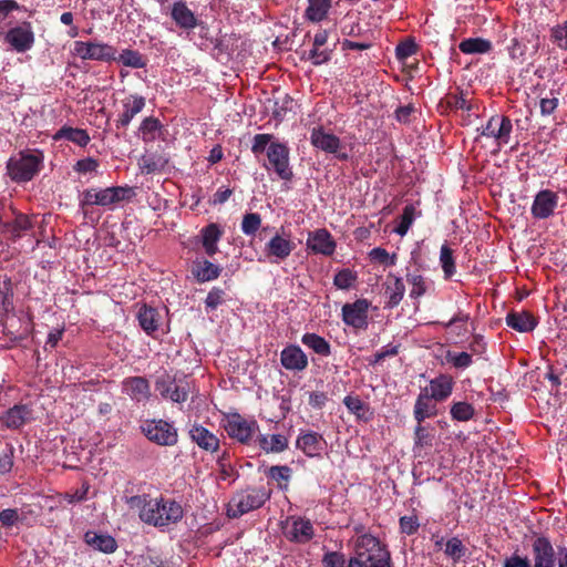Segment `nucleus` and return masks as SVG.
Masks as SVG:
<instances>
[{"label":"nucleus","mask_w":567,"mask_h":567,"mask_svg":"<svg viewBox=\"0 0 567 567\" xmlns=\"http://www.w3.org/2000/svg\"><path fill=\"white\" fill-rule=\"evenodd\" d=\"M267 158L269 165H265L267 169H274L276 174L284 181H290L293 176L289 166V148L286 144L272 142L267 148Z\"/></svg>","instance_id":"nucleus-9"},{"label":"nucleus","mask_w":567,"mask_h":567,"mask_svg":"<svg viewBox=\"0 0 567 567\" xmlns=\"http://www.w3.org/2000/svg\"><path fill=\"white\" fill-rule=\"evenodd\" d=\"M74 53L82 60H94L101 62L116 61V49L103 42L75 41Z\"/></svg>","instance_id":"nucleus-8"},{"label":"nucleus","mask_w":567,"mask_h":567,"mask_svg":"<svg viewBox=\"0 0 567 567\" xmlns=\"http://www.w3.org/2000/svg\"><path fill=\"white\" fill-rule=\"evenodd\" d=\"M4 41L9 43L17 52L30 50L34 43V33L30 22L11 28L4 35Z\"/></svg>","instance_id":"nucleus-15"},{"label":"nucleus","mask_w":567,"mask_h":567,"mask_svg":"<svg viewBox=\"0 0 567 567\" xmlns=\"http://www.w3.org/2000/svg\"><path fill=\"white\" fill-rule=\"evenodd\" d=\"M370 302L367 299H358L351 303H344L341 309L342 321L354 329L365 330L368 328V312Z\"/></svg>","instance_id":"nucleus-12"},{"label":"nucleus","mask_w":567,"mask_h":567,"mask_svg":"<svg viewBox=\"0 0 567 567\" xmlns=\"http://www.w3.org/2000/svg\"><path fill=\"white\" fill-rule=\"evenodd\" d=\"M123 113L116 120V127H126L145 106V99L137 94H131L122 101Z\"/></svg>","instance_id":"nucleus-25"},{"label":"nucleus","mask_w":567,"mask_h":567,"mask_svg":"<svg viewBox=\"0 0 567 567\" xmlns=\"http://www.w3.org/2000/svg\"><path fill=\"white\" fill-rule=\"evenodd\" d=\"M133 195V188L128 186H112L97 189V206H111L122 200H128Z\"/></svg>","instance_id":"nucleus-26"},{"label":"nucleus","mask_w":567,"mask_h":567,"mask_svg":"<svg viewBox=\"0 0 567 567\" xmlns=\"http://www.w3.org/2000/svg\"><path fill=\"white\" fill-rule=\"evenodd\" d=\"M116 60L123 65L134 69H142L146 66V60L144 56L138 51L134 50H123V52L116 56Z\"/></svg>","instance_id":"nucleus-48"},{"label":"nucleus","mask_w":567,"mask_h":567,"mask_svg":"<svg viewBox=\"0 0 567 567\" xmlns=\"http://www.w3.org/2000/svg\"><path fill=\"white\" fill-rule=\"evenodd\" d=\"M307 247L315 254L331 256L336 250V241L326 228H320L309 233Z\"/></svg>","instance_id":"nucleus-20"},{"label":"nucleus","mask_w":567,"mask_h":567,"mask_svg":"<svg viewBox=\"0 0 567 567\" xmlns=\"http://www.w3.org/2000/svg\"><path fill=\"white\" fill-rule=\"evenodd\" d=\"M435 429L424 423H416L413 433L414 457H424L433 447Z\"/></svg>","instance_id":"nucleus-19"},{"label":"nucleus","mask_w":567,"mask_h":567,"mask_svg":"<svg viewBox=\"0 0 567 567\" xmlns=\"http://www.w3.org/2000/svg\"><path fill=\"white\" fill-rule=\"evenodd\" d=\"M138 164L142 172L152 174L162 171L167 164V159L161 155H147L143 156Z\"/></svg>","instance_id":"nucleus-49"},{"label":"nucleus","mask_w":567,"mask_h":567,"mask_svg":"<svg viewBox=\"0 0 567 567\" xmlns=\"http://www.w3.org/2000/svg\"><path fill=\"white\" fill-rule=\"evenodd\" d=\"M327 442L323 436L317 432L301 433L297 439V447L301 450L308 457L320 456L326 449Z\"/></svg>","instance_id":"nucleus-23"},{"label":"nucleus","mask_w":567,"mask_h":567,"mask_svg":"<svg viewBox=\"0 0 567 567\" xmlns=\"http://www.w3.org/2000/svg\"><path fill=\"white\" fill-rule=\"evenodd\" d=\"M54 140H66L81 147H85L91 137L86 130L63 125L53 136Z\"/></svg>","instance_id":"nucleus-34"},{"label":"nucleus","mask_w":567,"mask_h":567,"mask_svg":"<svg viewBox=\"0 0 567 567\" xmlns=\"http://www.w3.org/2000/svg\"><path fill=\"white\" fill-rule=\"evenodd\" d=\"M132 509L138 511L140 519L154 527L177 524L184 517V508L173 498H152L147 494L131 496L126 501Z\"/></svg>","instance_id":"nucleus-1"},{"label":"nucleus","mask_w":567,"mask_h":567,"mask_svg":"<svg viewBox=\"0 0 567 567\" xmlns=\"http://www.w3.org/2000/svg\"><path fill=\"white\" fill-rule=\"evenodd\" d=\"M137 319L140 322L141 328L147 333L152 334L155 332L159 327V313L156 309L148 307L146 305H143L138 312H137Z\"/></svg>","instance_id":"nucleus-37"},{"label":"nucleus","mask_w":567,"mask_h":567,"mask_svg":"<svg viewBox=\"0 0 567 567\" xmlns=\"http://www.w3.org/2000/svg\"><path fill=\"white\" fill-rule=\"evenodd\" d=\"M270 496V489L265 487H249L237 492L229 501L227 515L231 518H238L244 514L260 508Z\"/></svg>","instance_id":"nucleus-3"},{"label":"nucleus","mask_w":567,"mask_h":567,"mask_svg":"<svg viewBox=\"0 0 567 567\" xmlns=\"http://www.w3.org/2000/svg\"><path fill=\"white\" fill-rule=\"evenodd\" d=\"M303 59L310 60L313 65H321L330 61L331 51L318 47H312L307 56H303Z\"/></svg>","instance_id":"nucleus-58"},{"label":"nucleus","mask_w":567,"mask_h":567,"mask_svg":"<svg viewBox=\"0 0 567 567\" xmlns=\"http://www.w3.org/2000/svg\"><path fill=\"white\" fill-rule=\"evenodd\" d=\"M357 280V274L351 269L344 268L339 270L333 278V284L338 289L347 290Z\"/></svg>","instance_id":"nucleus-53"},{"label":"nucleus","mask_w":567,"mask_h":567,"mask_svg":"<svg viewBox=\"0 0 567 567\" xmlns=\"http://www.w3.org/2000/svg\"><path fill=\"white\" fill-rule=\"evenodd\" d=\"M281 365L290 371H303L308 368V357L297 344H289L280 352Z\"/></svg>","instance_id":"nucleus-21"},{"label":"nucleus","mask_w":567,"mask_h":567,"mask_svg":"<svg viewBox=\"0 0 567 567\" xmlns=\"http://www.w3.org/2000/svg\"><path fill=\"white\" fill-rule=\"evenodd\" d=\"M492 42L483 38H467L460 44L458 49L464 54H485L492 50Z\"/></svg>","instance_id":"nucleus-42"},{"label":"nucleus","mask_w":567,"mask_h":567,"mask_svg":"<svg viewBox=\"0 0 567 567\" xmlns=\"http://www.w3.org/2000/svg\"><path fill=\"white\" fill-rule=\"evenodd\" d=\"M343 404L349 413L353 414L357 421L369 422L373 417V412L368 403L363 402L359 395H347L343 399Z\"/></svg>","instance_id":"nucleus-33"},{"label":"nucleus","mask_w":567,"mask_h":567,"mask_svg":"<svg viewBox=\"0 0 567 567\" xmlns=\"http://www.w3.org/2000/svg\"><path fill=\"white\" fill-rule=\"evenodd\" d=\"M437 415L436 402L427 395L426 389H421L413 408V417L416 423H424L426 419Z\"/></svg>","instance_id":"nucleus-24"},{"label":"nucleus","mask_w":567,"mask_h":567,"mask_svg":"<svg viewBox=\"0 0 567 567\" xmlns=\"http://www.w3.org/2000/svg\"><path fill=\"white\" fill-rule=\"evenodd\" d=\"M123 390L133 400L141 402L145 401L151 395V388L148 381L143 377H130L123 381Z\"/></svg>","instance_id":"nucleus-30"},{"label":"nucleus","mask_w":567,"mask_h":567,"mask_svg":"<svg viewBox=\"0 0 567 567\" xmlns=\"http://www.w3.org/2000/svg\"><path fill=\"white\" fill-rule=\"evenodd\" d=\"M200 243L207 256L213 257L218 252V241L224 236V229L216 223H209L200 229Z\"/></svg>","instance_id":"nucleus-27"},{"label":"nucleus","mask_w":567,"mask_h":567,"mask_svg":"<svg viewBox=\"0 0 567 567\" xmlns=\"http://www.w3.org/2000/svg\"><path fill=\"white\" fill-rule=\"evenodd\" d=\"M155 390L164 400L183 403L188 399L190 386L186 377L177 378L165 371L156 378Z\"/></svg>","instance_id":"nucleus-5"},{"label":"nucleus","mask_w":567,"mask_h":567,"mask_svg":"<svg viewBox=\"0 0 567 567\" xmlns=\"http://www.w3.org/2000/svg\"><path fill=\"white\" fill-rule=\"evenodd\" d=\"M84 542L93 549L104 554H112L117 548L116 540L111 535L94 530H87L84 534Z\"/></svg>","instance_id":"nucleus-31"},{"label":"nucleus","mask_w":567,"mask_h":567,"mask_svg":"<svg viewBox=\"0 0 567 567\" xmlns=\"http://www.w3.org/2000/svg\"><path fill=\"white\" fill-rule=\"evenodd\" d=\"M274 135L271 134H256L252 138L251 152L255 155H259L268 148L267 146L272 143Z\"/></svg>","instance_id":"nucleus-61"},{"label":"nucleus","mask_w":567,"mask_h":567,"mask_svg":"<svg viewBox=\"0 0 567 567\" xmlns=\"http://www.w3.org/2000/svg\"><path fill=\"white\" fill-rule=\"evenodd\" d=\"M44 156L41 152L21 153L19 158H10L7 173L16 183L31 181L43 167Z\"/></svg>","instance_id":"nucleus-4"},{"label":"nucleus","mask_w":567,"mask_h":567,"mask_svg":"<svg viewBox=\"0 0 567 567\" xmlns=\"http://www.w3.org/2000/svg\"><path fill=\"white\" fill-rule=\"evenodd\" d=\"M506 323L518 332H529L537 327L538 320L532 312L526 310L511 311L506 316Z\"/></svg>","instance_id":"nucleus-29"},{"label":"nucleus","mask_w":567,"mask_h":567,"mask_svg":"<svg viewBox=\"0 0 567 567\" xmlns=\"http://www.w3.org/2000/svg\"><path fill=\"white\" fill-rule=\"evenodd\" d=\"M551 39L561 50H567V21L551 28Z\"/></svg>","instance_id":"nucleus-60"},{"label":"nucleus","mask_w":567,"mask_h":567,"mask_svg":"<svg viewBox=\"0 0 567 567\" xmlns=\"http://www.w3.org/2000/svg\"><path fill=\"white\" fill-rule=\"evenodd\" d=\"M12 281L8 276L0 277V326L6 321L9 310L12 308Z\"/></svg>","instance_id":"nucleus-35"},{"label":"nucleus","mask_w":567,"mask_h":567,"mask_svg":"<svg viewBox=\"0 0 567 567\" xmlns=\"http://www.w3.org/2000/svg\"><path fill=\"white\" fill-rule=\"evenodd\" d=\"M440 264L445 279H450L456 272L453 250L446 245H442L440 250Z\"/></svg>","instance_id":"nucleus-46"},{"label":"nucleus","mask_w":567,"mask_h":567,"mask_svg":"<svg viewBox=\"0 0 567 567\" xmlns=\"http://www.w3.org/2000/svg\"><path fill=\"white\" fill-rule=\"evenodd\" d=\"M445 359L447 363L452 364L455 369L462 370L468 368L473 363L472 354L468 352L447 351Z\"/></svg>","instance_id":"nucleus-52"},{"label":"nucleus","mask_w":567,"mask_h":567,"mask_svg":"<svg viewBox=\"0 0 567 567\" xmlns=\"http://www.w3.org/2000/svg\"><path fill=\"white\" fill-rule=\"evenodd\" d=\"M290 474H291V470L286 465L272 466L269 470V476L272 480H275L278 483L279 487H281V488L287 487Z\"/></svg>","instance_id":"nucleus-57"},{"label":"nucleus","mask_w":567,"mask_h":567,"mask_svg":"<svg viewBox=\"0 0 567 567\" xmlns=\"http://www.w3.org/2000/svg\"><path fill=\"white\" fill-rule=\"evenodd\" d=\"M87 492L89 486L83 484L82 487L76 489L74 493L58 494V501L55 504H61L62 499L66 501L69 504L84 501L86 498Z\"/></svg>","instance_id":"nucleus-62"},{"label":"nucleus","mask_w":567,"mask_h":567,"mask_svg":"<svg viewBox=\"0 0 567 567\" xmlns=\"http://www.w3.org/2000/svg\"><path fill=\"white\" fill-rule=\"evenodd\" d=\"M188 434L192 442H194L199 449L210 453L218 451L220 443L218 436L202 424H193Z\"/></svg>","instance_id":"nucleus-22"},{"label":"nucleus","mask_w":567,"mask_h":567,"mask_svg":"<svg viewBox=\"0 0 567 567\" xmlns=\"http://www.w3.org/2000/svg\"><path fill=\"white\" fill-rule=\"evenodd\" d=\"M295 248L296 245L289 236L285 237L277 233L266 243L264 252L269 262L279 264L286 260Z\"/></svg>","instance_id":"nucleus-14"},{"label":"nucleus","mask_w":567,"mask_h":567,"mask_svg":"<svg viewBox=\"0 0 567 567\" xmlns=\"http://www.w3.org/2000/svg\"><path fill=\"white\" fill-rule=\"evenodd\" d=\"M34 421V410L27 403H17L0 413L1 430L21 431Z\"/></svg>","instance_id":"nucleus-7"},{"label":"nucleus","mask_w":567,"mask_h":567,"mask_svg":"<svg viewBox=\"0 0 567 567\" xmlns=\"http://www.w3.org/2000/svg\"><path fill=\"white\" fill-rule=\"evenodd\" d=\"M406 281L411 285L410 297L419 299L427 291V281L420 272H408Z\"/></svg>","instance_id":"nucleus-45"},{"label":"nucleus","mask_w":567,"mask_h":567,"mask_svg":"<svg viewBox=\"0 0 567 567\" xmlns=\"http://www.w3.org/2000/svg\"><path fill=\"white\" fill-rule=\"evenodd\" d=\"M171 16L175 23L185 30L194 29L198 22L194 12L183 1H177L173 4Z\"/></svg>","instance_id":"nucleus-32"},{"label":"nucleus","mask_w":567,"mask_h":567,"mask_svg":"<svg viewBox=\"0 0 567 567\" xmlns=\"http://www.w3.org/2000/svg\"><path fill=\"white\" fill-rule=\"evenodd\" d=\"M141 430L151 442L162 446H173L178 441L177 429L173 423L162 419L144 421Z\"/></svg>","instance_id":"nucleus-6"},{"label":"nucleus","mask_w":567,"mask_h":567,"mask_svg":"<svg viewBox=\"0 0 567 567\" xmlns=\"http://www.w3.org/2000/svg\"><path fill=\"white\" fill-rule=\"evenodd\" d=\"M349 567H392L390 551L379 538L363 534L357 538Z\"/></svg>","instance_id":"nucleus-2"},{"label":"nucleus","mask_w":567,"mask_h":567,"mask_svg":"<svg viewBox=\"0 0 567 567\" xmlns=\"http://www.w3.org/2000/svg\"><path fill=\"white\" fill-rule=\"evenodd\" d=\"M258 444L266 453H279L288 447V439L284 434L259 435Z\"/></svg>","instance_id":"nucleus-39"},{"label":"nucleus","mask_w":567,"mask_h":567,"mask_svg":"<svg viewBox=\"0 0 567 567\" xmlns=\"http://www.w3.org/2000/svg\"><path fill=\"white\" fill-rule=\"evenodd\" d=\"M465 551L466 548L460 538L452 537L446 542L445 555L451 557L454 561L461 560V558L465 555Z\"/></svg>","instance_id":"nucleus-55"},{"label":"nucleus","mask_w":567,"mask_h":567,"mask_svg":"<svg viewBox=\"0 0 567 567\" xmlns=\"http://www.w3.org/2000/svg\"><path fill=\"white\" fill-rule=\"evenodd\" d=\"M331 0H308L305 18L311 22L324 20L331 9Z\"/></svg>","instance_id":"nucleus-40"},{"label":"nucleus","mask_w":567,"mask_h":567,"mask_svg":"<svg viewBox=\"0 0 567 567\" xmlns=\"http://www.w3.org/2000/svg\"><path fill=\"white\" fill-rule=\"evenodd\" d=\"M1 227L3 233L10 234L13 238H19L31 229L32 224L27 215L19 214L12 221L3 223Z\"/></svg>","instance_id":"nucleus-43"},{"label":"nucleus","mask_w":567,"mask_h":567,"mask_svg":"<svg viewBox=\"0 0 567 567\" xmlns=\"http://www.w3.org/2000/svg\"><path fill=\"white\" fill-rule=\"evenodd\" d=\"M439 106L441 109L454 111V110H466L467 112H471L474 107V105L468 102L465 96L464 92L460 90L456 93L450 92L447 93L440 102Z\"/></svg>","instance_id":"nucleus-41"},{"label":"nucleus","mask_w":567,"mask_h":567,"mask_svg":"<svg viewBox=\"0 0 567 567\" xmlns=\"http://www.w3.org/2000/svg\"><path fill=\"white\" fill-rule=\"evenodd\" d=\"M453 379L447 374H440L439 377L430 381V385L424 389L427 390V395L435 402H442L446 400L453 390Z\"/></svg>","instance_id":"nucleus-28"},{"label":"nucleus","mask_w":567,"mask_h":567,"mask_svg":"<svg viewBox=\"0 0 567 567\" xmlns=\"http://www.w3.org/2000/svg\"><path fill=\"white\" fill-rule=\"evenodd\" d=\"M558 195L550 189L538 192L534 198L530 213L536 219H547L553 216L558 206Z\"/></svg>","instance_id":"nucleus-17"},{"label":"nucleus","mask_w":567,"mask_h":567,"mask_svg":"<svg viewBox=\"0 0 567 567\" xmlns=\"http://www.w3.org/2000/svg\"><path fill=\"white\" fill-rule=\"evenodd\" d=\"M419 45L413 38H406L395 48V56L399 61H405L408 58L416 54Z\"/></svg>","instance_id":"nucleus-51"},{"label":"nucleus","mask_w":567,"mask_h":567,"mask_svg":"<svg viewBox=\"0 0 567 567\" xmlns=\"http://www.w3.org/2000/svg\"><path fill=\"white\" fill-rule=\"evenodd\" d=\"M257 427L256 421H247L239 413L228 415L225 424L227 434L240 443H247Z\"/></svg>","instance_id":"nucleus-13"},{"label":"nucleus","mask_w":567,"mask_h":567,"mask_svg":"<svg viewBox=\"0 0 567 567\" xmlns=\"http://www.w3.org/2000/svg\"><path fill=\"white\" fill-rule=\"evenodd\" d=\"M261 226V217L258 213H247L241 221V230L247 236H254Z\"/></svg>","instance_id":"nucleus-54"},{"label":"nucleus","mask_w":567,"mask_h":567,"mask_svg":"<svg viewBox=\"0 0 567 567\" xmlns=\"http://www.w3.org/2000/svg\"><path fill=\"white\" fill-rule=\"evenodd\" d=\"M225 290L219 287H214L205 299L206 308L215 310L225 301Z\"/></svg>","instance_id":"nucleus-59"},{"label":"nucleus","mask_w":567,"mask_h":567,"mask_svg":"<svg viewBox=\"0 0 567 567\" xmlns=\"http://www.w3.org/2000/svg\"><path fill=\"white\" fill-rule=\"evenodd\" d=\"M388 279H392L393 285L386 287L385 292L389 295L386 307L394 308L402 301L405 293V286L402 278L394 276L393 274H389Z\"/></svg>","instance_id":"nucleus-44"},{"label":"nucleus","mask_w":567,"mask_h":567,"mask_svg":"<svg viewBox=\"0 0 567 567\" xmlns=\"http://www.w3.org/2000/svg\"><path fill=\"white\" fill-rule=\"evenodd\" d=\"M414 216H415L414 206L411 204L406 205L403 208V213L400 216L399 224L394 228V231L400 236H404L408 233V230L410 229L411 225L413 224Z\"/></svg>","instance_id":"nucleus-50"},{"label":"nucleus","mask_w":567,"mask_h":567,"mask_svg":"<svg viewBox=\"0 0 567 567\" xmlns=\"http://www.w3.org/2000/svg\"><path fill=\"white\" fill-rule=\"evenodd\" d=\"M99 167V161L93 157H86L79 159L74 166L73 169L79 174H86V173H93L96 172Z\"/></svg>","instance_id":"nucleus-63"},{"label":"nucleus","mask_w":567,"mask_h":567,"mask_svg":"<svg viewBox=\"0 0 567 567\" xmlns=\"http://www.w3.org/2000/svg\"><path fill=\"white\" fill-rule=\"evenodd\" d=\"M310 142L315 147L326 153L333 154L339 161L349 159V154L343 151L344 147L340 138L332 133L326 132L321 126L312 128Z\"/></svg>","instance_id":"nucleus-10"},{"label":"nucleus","mask_w":567,"mask_h":567,"mask_svg":"<svg viewBox=\"0 0 567 567\" xmlns=\"http://www.w3.org/2000/svg\"><path fill=\"white\" fill-rule=\"evenodd\" d=\"M513 130V124L509 117L505 115H493L483 126L482 135L494 137L498 146L507 144Z\"/></svg>","instance_id":"nucleus-16"},{"label":"nucleus","mask_w":567,"mask_h":567,"mask_svg":"<svg viewBox=\"0 0 567 567\" xmlns=\"http://www.w3.org/2000/svg\"><path fill=\"white\" fill-rule=\"evenodd\" d=\"M221 268L207 259L195 261L193 266V275L198 282H206L217 279Z\"/></svg>","instance_id":"nucleus-36"},{"label":"nucleus","mask_w":567,"mask_h":567,"mask_svg":"<svg viewBox=\"0 0 567 567\" xmlns=\"http://www.w3.org/2000/svg\"><path fill=\"white\" fill-rule=\"evenodd\" d=\"M399 523L401 533L406 535L415 534L420 527L416 516H402Z\"/></svg>","instance_id":"nucleus-64"},{"label":"nucleus","mask_w":567,"mask_h":567,"mask_svg":"<svg viewBox=\"0 0 567 567\" xmlns=\"http://www.w3.org/2000/svg\"><path fill=\"white\" fill-rule=\"evenodd\" d=\"M532 551L534 567H555L557 553L547 537H536L532 544Z\"/></svg>","instance_id":"nucleus-18"},{"label":"nucleus","mask_w":567,"mask_h":567,"mask_svg":"<svg viewBox=\"0 0 567 567\" xmlns=\"http://www.w3.org/2000/svg\"><path fill=\"white\" fill-rule=\"evenodd\" d=\"M301 342L307 348L311 349L320 357H329L331 354V344L323 337L315 333L307 332L301 337Z\"/></svg>","instance_id":"nucleus-38"},{"label":"nucleus","mask_w":567,"mask_h":567,"mask_svg":"<svg viewBox=\"0 0 567 567\" xmlns=\"http://www.w3.org/2000/svg\"><path fill=\"white\" fill-rule=\"evenodd\" d=\"M450 413L453 420L466 422L474 416L475 410L468 402L460 401L451 405Z\"/></svg>","instance_id":"nucleus-47"},{"label":"nucleus","mask_w":567,"mask_h":567,"mask_svg":"<svg viewBox=\"0 0 567 567\" xmlns=\"http://www.w3.org/2000/svg\"><path fill=\"white\" fill-rule=\"evenodd\" d=\"M284 536L292 543L305 544L312 539V523L300 516H290L282 523Z\"/></svg>","instance_id":"nucleus-11"},{"label":"nucleus","mask_w":567,"mask_h":567,"mask_svg":"<svg viewBox=\"0 0 567 567\" xmlns=\"http://www.w3.org/2000/svg\"><path fill=\"white\" fill-rule=\"evenodd\" d=\"M162 128V124L158 118L148 116L145 117L142 123L140 130L142 131L144 138L155 140V133Z\"/></svg>","instance_id":"nucleus-56"}]
</instances>
